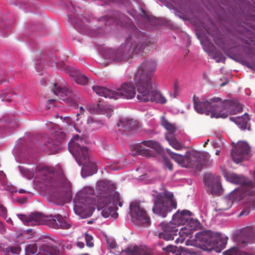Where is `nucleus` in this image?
<instances>
[{
	"instance_id": "nucleus-37",
	"label": "nucleus",
	"mask_w": 255,
	"mask_h": 255,
	"mask_svg": "<svg viewBox=\"0 0 255 255\" xmlns=\"http://www.w3.org/2000/svg\"><path fill=\"white\" fill-rule=\"evenodd\" d=\"M43 253L41 255H57L56 250L51 247L43 245L41 247Z\"/></svg>"
},
{
	"instance_id": "nucleus-17",
	"label": "nucleus",
	"mask_w": 255,
	"mask_h": 255,
	"mask_svg": "<svg viewBox=\"0 0 255 255\" xmlns=\"http://www.w3.org/2000/svg\"><path fill=\"white\" fill-rule=\"evenodd\" d=\"M136 86L131 82H125L121 84L120 87L115 91L114 99L123 98L132 99L136 95Z\"/></svg>"
},
{
	"instance_id": "nucleus-8",
	"label": "nucleus",
	"mask_w": 255,
	"mask_h": 255,
	"mask_svg": "<svg viewBox=\"0 0 255 255\" xmlns=\"http://www.w3.org/2000/svg\"><path fill=\"white\" fill-rule=\"evenodd\" d=\"M83 142L79 135H75L68 144L69 151L75 157L76 161L80 165L85 166L89 161L88 149L85 146H82Z\"/></svg>"
},
{
	"instance_id": "nucleus-15",
	"label": "nucleus",
	"mask_w": 255,
	"mask_h": 255,
	"mask_svg": "<svg viewBox=\"0 0 255 255\" xmlns=\"http://www.w3.org/2000/svg\"><path fill=\"white\" fill-rule=\"evenodd\" d=\"M159 226L162 230V232L158 234L159 238L166 241H170L173 240L175 236H177V232L178 231L177 228L180 224H176L173 217L172 221L167 223H161Z\"/></svg>"
},
{
	"instance_id": "nucleus-14",
	"label": "nucleus",
	"mask_w": 255,
	"mask_h": 255,
	"mask_svg": "<svg viewBox=\"0 0 255 255\" xmlns=\"http://www.w3.org/2000/svg\"><path fill=\"white\" fill-rule=\"evenodd\" d=\"M143 146L149 147L157 152L161 150V147L159 143L152 140H144L136 144L135 146L136 153L146 157L154 156V152L151 150L144 148Z\"/></svg>"
},
{
	"instance_id": "nucleus-63",
	"label": "nucleus",
	"mask_w": 255,
	"mask_h": 255,
	"mask_svg": "<svg viewBox=\"0 0 255 255\" xmlns=\"http://www.w3.org/2000/svg\"><path fill=\"white\" fill-rule=\"evenodd\" d=\"M227 84V82H224V83H222L221 84V87L224 86H225Z\"/></svg>"
},
{
	"instance_id": "nucleus-53",
	"label": "nucleus",
	"mask_w": 255,
	"mask_h": 255,
	"mask_svg": "<svg viewBox=\"0 0 255 255\" xmlns=\"http://www.w3.org/2000/svg\"><path fill=\"white\" fill-rule=\"evenodd\" d=\"M178 85L176 83L174 84V97H176V96L178 95Z\"/></svg>"
},
{
	"instance_id": "nucleus-64",
	"label": "nucleus",
	"mask_w": 255,
	"mask_h": 255,
	"mask_svg": "<svg viewBox=\"0 0 255 255\" xmlns=\"http://www.w3.org/2000/svg\"><path fill=\"white\" fill-rule=\"evenodd\" d=\"M220 150H216V155H219V153H220Z\"/></svg>"
},
{
	"instance_id": "nucleus-9",
	"label": "nucleus",
	"mask_w": 255,
	"mask_h": 255,
	"mask_svg": "<svg viewBox=\"0 0 255 255\" xmlns=\"http://www.w3.org/2000/svg\"><path fill=\"white\" fill-rule=\"evenodd\" d=\"M221 98L214 97L209 100L200 101L195 95L193 97V105L195 110L199 114L211 115V118H215L214 113L218 112V104Z\"/></svg>"
},
{
	"instance_id": "nucleus-16",
	"label": "nucleus",
	"mask_w": 255,
	"mask_h": 255,
	"mask_svg": "<svg viewBox=\"0 0 255 255\" xmlns=\"http://www.w3.org/2000/svg\"><path fill=\"white\" fill-rule=\"evenodd\" d=\"M18 218L27 226H35L43 224L46 221H51V216H45L39 212H34L27 216L23 214H17Z\"/></svg>"
},
{
	"instance_id": "nucleus-19",
	"label": "nucleus",
	"mask_w": 255,
	"mask_h": 255,
	"mask_svg": "<svg viewBox=\"0 0 255 255\" xmlns=\"http://www.w3.org/2000/svg\"><path fill=\"white\" fill-rule=\"evenodd\" d=\"M250 151V147L246 142H239L231 153L233 161L237 163L241 162L245 155L248 154Z\"/></svg>"
},
{
	"instance_id": "nucleus-20",
	"label": "nucleus",
	"mask_w": 255,
	"mask_h": 255,
	"mask_svg": "<svg viewBox=\"0 0 255 255\" xmlns=\"http://www.w3.org/2000/svg\"><path fill=\"white\" fill-rule=\"evenodd\" d=\"M204 180L205 185L210 189L211 193L212 194L220 193L222 187L218 176L212 173H207L205 175Z\"/></svg>"
},
{
	"instance_id": "nucleus-29",
	"label": "nucleus",
	"mask_w": 255,
	"mask_h": 255,
	"mask_svg": "<svg viewBox=\"0 0 255 255\" xmlns=\"http://www.w3.org/2000/svg\"><path fill=\"white\" fill-rule=\"evenodd\" d=\"M128 19L127 16L122 13L116 12L113 15V17L111 16H106L101 18V20L105 21L106 25L124 24L125 21Z\"/></svg>"
},
{
	"instance_id": "nucleus-32",
	"label": "nucleus",
	"mask_w": 255,
	"mask_h": 255,
	"mask_svg": "<svg viewBox=\"0 0 255 255\" xmlns=\"http://www.w3.org/2000/svg\"><path fill=\"white\" fill-rule=\"evenodd\" d=\"M234 240L240 248L245 247L249 242V235L247 232L242 231L234 236Z\"/></svg>"
},
{
	"instance_id": "nucleus-62",
	"label": "nucleus",
	"mask_w": 255,
	"mask_h": 255,
	"mask_svg": "<svg viewBox=\"0 0 255 255\" xmlns=\"http://www.w3.org/2000/svg\"><path fill=\"white\" fill-rule=\"evenodd\" d=\"M209 141V139H208L205 142V143H204L203 144V146L204 147H205L206 146V145L208 144V142Z\"/></svg>"
},
{
	"instance_id": "nucleus-1",
	"label": "nucleus",
	"mask_w": 255,
	"mask_h": 255,
	"mask_svg": "<svg viewBox=\"0 0 255 255\" xmlns=\"http://www.w3.org/2000/svg\"><path fill=\"white\" fill-rule=\"evenodd\" d=\"M157 62L153 59L145 60L135 72L133 81L137 89V99L140 102H155L161 104L167 102L166 98L152 85L151 77L155 72Z\"/></svg>"
},
{
	"instance_id": "nucleus-60",
	"label": "nucleus",
	"mask_w": 255,
	"mask_h": 255,
	"mask_svg": "<svg viewBox=\"0 0 255 255\" xmlns=\"http://www.w3.org/2000/svg\"><path fill=\"white\" fill-rule=\"evenodd\" d=\"M91 164H92V166L94 170V171H97V169L96 166L94 164H93V163H92Z\"/></svg>"
},
{
	"instance_id": "nucleus-40",
	"label": "nucleus",
	"mask_w": 255,
	"mask_h": 255,
	"mask_svg": "<svg viewBox=\"0 0 255 255\" xmlns=\"http://www.w3.org/2000/svg\"><path fill=\"white\" fill-rule=\"evenodd\" d=\"M225 255H242L238 247H233L224 252Z\"/></svg>"
},
{
	"instance_id": "nucleus-51",
	"label": "nucleus",
	"mask_w": 255,
	"mask_h": 255,
	"mask_svg": "<svg viewBox=\"0 0 255 255\" xmlns=\"http://www.w3.org/2000/svg\"><path fill=\"white\" fill-rule=\"evenodd\" d=\"M105 109L107 110V116L109 118H110V117L113 114V110L111 108H109L108 107L105 108Z\"/></svg>"
},
{
	"instance_id": "nucleus-50",
	"label": "nucleus",
	"mask_w": 255,
	"mask_h": 255,
	"mask_svg": "<svg viewBox=\"0 0 255 255\" xmlns=\"http://www.w3.org/2000/svg\"><path fill=\"white\" fill-rule=\"evenodd\" d=\"M63 121L66 123L68 126L73 125V122L72 119L68 117H65L63 118Z\"/></svg>"
},
{
	"instance_id": "nucleus-5",
	"label": "nucleus",
	"mask_w": 255,
	"mask_h": 255,
	"mask_svg": "<svg viewBox=\"0 0 255 255\" xmlns=\"http://www.w3.org/2000/svg\"><path fill=\"white\" fill-rule=\"evenodd\" d=\"M104 183L100 182L98 188L96 204L99 210H102V214L105 218L111 217L116 219L118 216L117 209L111 201V189L104 186Z\"/></svg>"
},
{
	"instance_id": "nucleus-7",
	"label": "nucleus",
	"mask_w": 255,
	"mask_h": 255,
	"mask_svg": "<svg viewBox=\"0 0 255 255\" xmlns=\"http://www.w3.org/2000/svg\"><path fill=\"white\" fill-rule=\"evenodd\" d=\"M176 206V203L173 200V193L165 191L156 196L152 211L154 213L165 217L167 213L171 211L170 207L175 209Z\"/></svg>"
},
{
	"instance_id": "nucleus-23",
	"label": "nucleus",
	"mask_w": 255,
	"mask_h": 255,
	"mask_svg": "<svg viewBox=\"0 0 255 255\" xmlns=\"http://www.w3.org/2000/svg\"><path fill=\"white\" fill-rule=\"evenodd\" d=\"M117 126L121 128L120 130L128 133L129 131L135 130L138 128V122L132 119L124 118L120 119Z\"/></svg>"
},
{
	"instance_id": "nucleus-22",
	"label": "nucleus",
	"mask_w": 255,
	"mask_h": 255,
	"mask_svg": "<svg viewBox=\"0 0 255 255\" xmlns=\"http://www.w3.org/2000/svg\"><path fill=\"white\" fill-rule=\"evenodd\" d=\"M130 214L132 218L143 223H148L150 221L146 212L141 208L139 204L133 202L130 204Z\"/></svg>"
},
{
	"instance_id": "nucleus-31",
	"label": "nucleus",
	"mask_w": 255,
	"mask_h": 255,
	"mask_svg": "<svg viewBox=\"0 0 255 255\" xmlns=\"http://www.w3.org/2000/svg\"><path fill=\"white\" fill-rule=\"evenodd\" d=\"M230 120L239 126L242 129H246L250 120V117L248 114L245 113L241 117H230Z\"/></svg>"
},
{
	"instance_id": "nucleus-43",
	"label": "nucleus",
	"mask_w": 255,
	"mask_h": 255,
	"mask_svg": "<svg viewBox=\"0 0 255 255\" xmlns=\"http://www.w3.org/2000/svg\"><path fill=\"white\" fill-rule=\"evenodd\" d=\"M85 238L87 246L91 248L94 246V243L92 242L93 238L92 236L89 235L88 233L85 234Z\"/></svg>"
},
{
	"instance_id": "nucleus-28",
	"label": "nucleus",
	"mask_w": 255,
	"mask_h": 255,
	"mask_svg": "<svg viewBox=\"0 0 255 255\" xmlns=\"http://www.w3.org/2000/svg\"><path fill=\"white\" fill-rule=\"evenodd\" d=\"M243 195L240 190H235L227 198L221 201V204H227V207H222L221 209L223 210H226L229 209L232 205L234 202H238L243 198Z\"/></svg>"
},
{
	"instance_id": "nucleus-12",
	"label": "nucleus",
	"mask_w": 255,
	"mask_h": 255,
	"mask_svg": "<svg viewBox=\"0 0 255 255\" xmlns=\"http://www.w3.org/2000/svg\"><path fill=\"white\" fill-rule=\"evenodd\" d=\"M161 125L167 130L165 136L169 144L175 149H181L183 147L182 145L177 141L175 137V132L176 130L175 126L169 122L164 117L161 118Z\"/></svg>"
},
{
	"instance_id": "nucleus-39",
	"label": "nucleus",
	"mask_w": 255,
	"mask_h": 255,
	"mask_svg": "<svg viewBox=\"0 0 255 255\" xmlns=\"http://www.w3.org/2000/svg\"><path fill=\"white\" fill-rule=\"evenodd\" d=\"M87 124L88 126L86 128L81 127V128L82 130L84 129L85 130H93L94 129V125L96 124V122L94 121L93 119L91 117L87 119Z\"/></svg>"
},
{
	"instance_id": "nucleus-6",
	"label": "nucleus",
	"mask_w": 255,
	"mask_h": 255,
	"mask_svg": "<svg viewBox=\"0 0 255 255\" xmlns=\"http://www.w3.org/2000/svg\"><path fill=\"white\" fill-rule=\"evenodd\" d=\"M39 170L41 179L49 184V186L51 187V196L56 200H62L66 195L67 188L63 182L53 179L54 174L53 168L43 166L40 167Z\"/></svg>"
},
{
	"instance_id": "nucleus-21",
	"label": "nucleus",
	"mask_w": 255,
	"mask_h": 255,
	"mask_svg": "<svg viewBox=\"0 0 255 255\" xmlns=\"http://www.w3.org/2000/svg\"><path fill=\"white\" fill-rule=\"evenodd\" d=\"M166 151L170 157L182 167H187L194 164L192 155L190 151L187 152L184 155H182L172 152L169 149H167Z\"/></svg>"
},
{
	"instance_id": "nucleus-46",
	"label": "nucleus",
	"mask_w": 255,
	"mask_h": 255,
	"mask_svg": "<svg viewBox=\"0 0 255 255\" xmlns=\"http://www.w3.org/2000/svg\"><path fill=\"white\" fill-rule=\"evenodd\" d=\"M213 58L217 62H220L222 60L223 56L221 53L216 52L213 56Z\"/></svg>"
},
{
	"instance_id": "nucleus-25",
	"label": "nucleus",
	"mask_w": 255,
	"mask_h": 255,
	"mask_svg": "<svg viewBox=\"0 0 255 255\" xmlns=\"http://www.w3.org/2000/svg\"><path fill=\"white\" fill-rule=\"evenodd\" d=\"M226 244V239L223 238L220 234L213 233L211 251L215 250L217 253H220L225 248Z\"/></svg>"
},
{
	"instance_id": "nucleus-18",
	"label": "nucleus",
	"mask_w": 255,
	"mask_h": 255,
	"mask_svg": "<svg viewBox=\"0 0 255 255\" xmlns=\"http://www.w3.org/2000/svg\"><path fill=\"white\" fill-rule=\"evenodd\" d=\"M54 136L55 139L51 138L46 139L43 147L45 152L49 154H53L58 153L59 149V144L63 140L65 135L62 132H56Z\"/></svg>"
},
{
	"instance_id": "nucleus-13",
	"label": "nucleus",
	"mask_w": 255,
	"mask_h": 255,
	"mask_svg": "<svg viewBox=\"0 0 255 255\" xmlns=\"http://www.w3.org/2000/svg\"><path fill=\"white\" fill-rule=\"evenodd\" d=\"M54 88L52 89L54 95L59 97V99L63 101L66 104L70 106H76L78 101L76 95L72 92L68 88H62L58 86L57 84H54Z\"/></svg>"
},
{
	"instance_id": "nucleus-48",
	"label": "nucleus",
	"mask_w": 255,
	"mask_h": 255,
	"mask_svg": "<svg viewBox=\"0 0 255 255\" xmlns=\"http://www.w3.org/2000/svg\"><path fill=\"white\" fill-rule=\"evenodd\" d=\"M1 184H6L7 185L8 182L7 181L6 175L2 171H1Z\"/></svg>"
},
{
	"instance_id": "nucleus-33",
	"label": "nucleus",
	"mask_w": 255,
	"mask_h": 255,
	"mask_svg": "<svg viewBox=\"0 0 255 255\" xmlns=\"http://www.w3.org/2000/svg\"><path fill=\"white\" fill-rule=\"evenodd\" d=\"M50 222L56 225L58 228L62 229H69L70 228V225L68 224L66 219L60 215H57L54 216V219H51Z\"/></svg>"
},
{
	"instance_id": "nucleus-58",
	"label": "nucleus",
	"mask_w": 255,
	"mask_h": 255,
	"mask_svg": "<svg viewBox=\"0 0 255 255\" xmlns=\"http://www.w3.org/2000/svg\"><path fill=\"white\" fill-rule=\"evenodd\" d=\"M33 175H33V172L32 171H29V174H28V175L27 176V178L28 179H31V178H32L33 177Z\"/></svg>"
},
{
	"instance_id": "nucleus-54",
	"label": "nucleus",
	"mask_w": 255,
	"mask_h": 255,
	"mask_svg": "<svg viewBox=\"0 0 255 255\" xmlns=\"http://www.w3.org/2000/svg\"><path fill=\"white\" fill-rule=\"evenodd\" d=\"M109 167L112 170H117L120 168L119 166H116L113 164L109 165Z\"/></svg>"
},
{
	"instance_id": "nucleus-27",
	"label": "nucleus",
	"mask_w": 255,
	"mask_h": 255,
	"mask_svg": "<svg viewBox=\"0 0 255 255\" xmlns=\"http://www.w3.org/2000/svg\"><path fill=\"white\" fill-rule=\"evenodd\" d=\"M122 251L127 255H152L151 250L146 247L130 246Z\"/></svg>"
},
{
	"instance_id": "nucleus-61",
	"label": "nucleus",
	"mask_w": 255,
	"mask_h": 255,
	"mask_svg": "<svg viewBox=\"0 0 255 255\" xmlns=\"http://www.w3.org/2000/svg\"><path fill=\"white\" fill-rule=\"evenodd\" d=\"M73 127L76 130H77V131H78L79 132H81V131L77 128L76 127V125H73Z\"/></svg>"
},
{
	"instance_id": "nucleus-11",
	"label": "nucleus",
	"mask_w": 255,
	"mask_h": 255,
	"mask_svg": "<svg viewBox=\"0 0 255 255\" xmlns=\"http://www.w3.org/2000/svg\"><path fill=\"white\" fill-rule=\"evenodd\" d=\"M213 233L210 231H204L197 233L193 240L187 241V245H190L203 251H211V241Z\"/></svg>"
},
{
	"instance_id": "nucleus-59",
	"label": "nucleus",
	"mask_w": 255,
	"mask_h": 255,
	"mask_svg": "<svg viewBox=\"0 0 255 255\" xmlns=\"http://www.w3.org/2000/svg\"><path fill=\"white\" fill-rule=\"evenodd\" d=\"M18 192L20 193V194H24L26 192L25 190L24 189H19L18 190Z\"/></svg>"
},
{
	"instance_id": "nucleus-34",
	"label": "nucleus",
	"mask_w": 255,
	"mask_h": 255,
	"mask_svg": "<svg viewBox=\"0 0 255 255\" xmlns=\"http://www.w3.org/2000/svg\"><path fill=\"white\" fill-rule=\"evenodd\" d=\"M200 159L203 161L202 165L205 167L209 166L212 162V160H210V155L207 152L202 153L200 157Z\"/></svg>"
},
{
	"instance_id": "nucleus-38",
	"label": "nucleus",
	"mask_w": 255,
	"mask_h": 255,
	"mask_svg": "<svg viewBox=\"0 0 255 255\" xmlns=\"http://www.w3.org/2000/svg\"><path fill=\"white\" fill-rule=\"evenodd\" d=\"M247 199L250 204V207L255 210V192L249 193Z\"/></svg>"
},
{
	"instance_id": "nucleus-45",
	"label": "nucleus",
	"mask_w": 255,
	"mask_h": 255,
	"mask_svg": "<svg viewBox=\"0 0 255 255\" xmlns=\"http://www.w3.org/2000/svg\"><path fill=\"white\" fill-rule=\"evenodd\" d=\"M100 107V105L89 106L87 107L88 110L90 113L95 114L98 112V108Z\"/></svg>"
},
{
	"instance_id": "nucleus-35",
	"label": "nucleus",
	"mask_w": 255,
	"mask_h": 255,
	"mask_svg": "<svg viewBox=\"0 0 255 255\" xmlns=\"http://www.w3.org/2000/svg\"><path fill=\"white\" fill-rule=\"evenodd\" d=\"M13 96V94L11 92L10 89H6V91L3 90L1 92V101L2 102H10Z\"/></svg>"
},
{
	"instance_id": "nucleus-55",
	"label": "nucleus",
	"mask_w": 255,
	"mask_h": 255,
	"mask_svg": "<svg viewBox=\"0 0 255 255\" xmlns=\"http://www.w3.org/2000/svg\"><path fill=\"white\" fill-rule=\"evenodd\" d=\"M77 245L79 248H80L81 249L83 248L85 246L84 243L82 242H78L77 243Z\"/></svg>"
},
{
	"instance_id": "nucleus-57",
	"label": "nucleus",
	"mask_w": 255,
	"mask_h": 255,
	"mask_svg": "<svg viewBox=\"0 0 255 255\" xmlns=\"http://www.w3.org/2000/svg\"><path fill=\"white\" fill-rule=\"evenodd\" d=\"M5 228L3 225L1 223V234H2L5 232Z\"/></svg>"
},
{
	"instance_id": "nucleus-3",
	"label": "nucleus",
	"mask_w": 255,
	"mask_h": 255,
	"mask_svg": "<svg viewBox=\"0 0 255 255\" xmlns=\"http://www.w3.org/2000/svg\"><path fill=\"white\" fill-rule=\"evenodd\" d=\"M94 190L91 187H86L78 192L74 200L75 213L83 218L90 217L94 211L95 201L92 196Z\"/></svg>"
},
{
	"instance_id": "nucleus-36",
	"label": "nucleus",
	"mask_w": 255,
	"mask_h": 255,
	"mask_svg": "<svg viewBox=\"0 0 255 255\" xmlns=\"http://www.w3.org/2000/svg\"><path fill=\"white\" fill-rule=\"evenodd\" d=\"M110 203H113L114 206L118 209L117 205H118L120 207L123 205L122 202L120 201V195L116 193H114L113 191L111 190V201Z\"/></svg>"
},
{
	"instance_id": "nucleus-24",
	"label": "nucleus",
	"mask_w": 255,
	"mask_h": 255,
	"mask_svg": "<svg viewBox=\"0 0 255 255\" xmlns=\"http://www.w3.org/2000/svg\"><path fill=\"white\" fill-rule=\"evenodd\" d=\"M229 178L231 182L237 184H240L245 187V190L254 188L255 186V183L254 182L244 176H239L235 174H231L229 175Z\"/></svg>"
},
{
	"instance_id": "nucleus-56",
	"label": "nucleus",
	"mask_w": 255,
	"mask_h": 255,
	"mask_svg": "<svg viewBox=\"0 0 255 255\" xmlns=\"http://www.w3.org/2000/svg\"><path fill=\"white\" fill-rule=\"evenodd\" d=\"M84 112V109L82 107H80V112L77 114V117H78L80 115L83 114ZM78 120V118H77V120Z\"/></svg>"
},
{
	"instance_id": "nucleus-42",
	"label": "nucleus",
	"mask_w": 255,
	"mask_h": 255,
	"mask_svg": "<svg viewBox=\"0 0 255 255\" xmlns=\"http://www.w3.org/2000/svg\"><path fill=\"white\" fill-rule=\"evenodd\" d=\"M6 213L7 211L5 207L1 205V216H2L4 218L7 223L12 225L13 223L12 221L10 218L7 217Z\"/></svg>"
},
{
	"instance_id": "nucleus-47",
	"label": "nucleus",
	"mask_w": 255,
	"mask_h": 255,
	"mask_svg": "<svg viewBox=\"0 0 255 255\" xmlns=\"http://www.w3.org/2000/svg\"><path fill=\"white\" fill-rule=\"evenodd\" d=\"M107 241L109 248L113 249L117 248V243L114 240L108 239Z\"/></svg>"
},
{
	"instance_id": "nucleus-2",
	"label": "nucleus",
	"mask_w": 255,
	"mask_h": 255,
	"mask_svg": "<svg viewBox=\"0 0 255 255\" xmlns=\"http://www.w3.org/2000/svg\"><path fill=\"white\" fill-rule=\"evenodd\" d=\"M136 35L132 34L117 49L109 48L105 53V58L117 63H126L132 58L134 54L141 55L145 53V49L150 44L146 36L140 31Z\"/></svg>"
},
{
	"instance_id": "nucleus-10",
	"label": "nucleus",
	"mask_w": 255,
	"mask_h": 255,
	"mask_svg": "<svg viewBox=\"0 0 255 255\" xmlns=\"http://www.w3.org/2000/svg\"><path fill=\"white\" fill-rule=\"evenodd\" d=\"M218 112L214 113L215 118L225 119L229 115H236L242 112V105L238 101L221 100L218 104Z\"/></svg>"
},
{
	"instance_id": "nucleus-4",
	"label": "nucleus",
	"mask_w": 255,
	"mask_h": 255,
	"mask_svg": "<svg viewBox=\"0 0 255 255\" xmlns=\"http://www.w3.org/2000/svg\"><path fill=\"white\" fill-rule=\"evenodd\" d=\"M192 213L188 210L177 212L173 215L175 223L180 225H185L180 229L179 232V237L175 239L176 244L182 243L185 240V237L190 236L193 231L197 230L200 226V222L196 219L191 217Z\"/></svg>"
},
{
	"instance_id": "nucleus-49",
	"label": "nucleus",
	"mask_w": 255,
	"mask_h": 255,
	"mask_svg": "<svg viewBox=\"0 0 255 255\" xmlns=\"http://www.w3.org/2000/svg\"><path fill=\"white\" fill-rule=\"evenodd\" d=\"M165 165L168 168L169 170H171L173 168V165L170 161L166 158H164V159Z\"/></svg>"
},
{
	"instance_id": "nucleus-41",
	"label": "nucleus",
	"mask_w": 255,
	"mask_h": 255,
	"mask_svg": "<svg viewBox=\"0 0 255 255\" xmlns=\"http://www.w3.org/2000/svg\"><path fill=\"white\" fill-rule=\"evenodd\" d=\"M37 247L35 244H29L25 248V252L27 254H34L37 252Z\"/></svg>"
},
{
	"instance_id": "nucleus-44",
	"label": "nucleus",
	"mask_w": 255,
	"mask_h": 255,
	"mask_svg": "<svg viewBox=\"0 0 255 255\" xmlns=\"http://www.w3.org/2000/svg\"><path fill=\"white\" fill-rule=\"evenodd\" d=\"M7 252H10L13 254H19L21 252V248L18 246L10 247L7 249Z\"/></svg>"
},
{
	"instance_id": "nucleus-26",
	"label": "nucleus",
	"mask_w": 255,
	"mask_h": 255,
	"mask_svg": "<svg viewBox=\"0 0 255 255\" xmlns=\"http://www.w3.org/2000/svg\"><path fill=\"white\" fill-rule=\"evenodd\" d=\"M66 72L78 84L85 85L88 82V77L81 73L77 69L68 68L66 69Z\"/></svg>"
},
{
	"instance_id": "nucleus-30",
	"label": "nucleus",
	"mask_w": 255,
	"mask_h": 255,
	"mask_svg": "<svg viewBox=\"0 0 255 255\" xmlns=\"http://www.w3.org/2000/svg\"><path fill=\"white\" fill-rule=\"evenodd\" d=\"M92 89L100 96L114 99L115 90H110L105 87L97 85L93 86Z\"/></svg>"
},
{
	"instance_id": "nucleus-52",
	"label": "nucleus",
	"mask_w": 255,
	"mask_h": 255,
	"mask_svg": "<svg viewBox=\"0 0 255 255\" xmlns=\"http://www.w3.org/2000/svg\"><path fill=\"white\" fill-rule=\"evenodd\" d=\"M174 249V247L172 246L169 245L167 246L165 249H164V250H165L167 252H173Z\"/></svg>"
}]
</instances>
